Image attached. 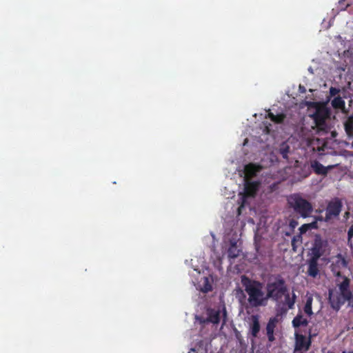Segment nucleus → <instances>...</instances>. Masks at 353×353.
Masks as SVG:
<instances>
[{
    "label": "nucleus",
    "instance_id": "obj_1",
    "mask_svg": "<svg viewBox=\"0 0 353 353\" xmlns=\"http://www.w3.org/2000/svg\"><path fill=\"white\" fill-rule=\"evenodd\" d=\"M242 283L245 291L248 294V302L252 307L265 305L268 300L262 290V283L251 280L245 276L242 278Z\"/></svg>",
    "mask_w": 353,
    "mask_h": 353
},
{
    "label": "nucleus",
    "instance_id": "obj_2",
    "mask_svg": "<svg viewBox=\"0 0 353 353\" xmlns=\"http://www.w3.org/2000/svg\"><path fill=\"white\" fill-rule=\"evenodd\" d=\"M343 281L338 284L340 294L335 298L332 297V292L329 294V303L332 309L338 312L341 307L346 302L353 301V294L350 290V280L347 276H343Z\"/></svg>",
    "mask_w": 353,
    "mask_h": 353
},
{
    "label": "nucleus",
    "instance_id": "obj_3",
    "mask_svg": "<svg viewBox=\"0 0 353 353\" xmlns=\"http://www.w3.org/2000/svg\"><path fill=\"white\" fill-rule=\"evenodd\" d=\"M288 290L285 279L279 274L270 278L266 285V298L274 301L281 299Z\"/></svg>",
    "mask_w": 353,
    "mask_h": 353
},
{
    "label": "nucleus",
    "instance_id": "obj_4",
    "mask_svg": "<svg viewBox=\"0 0 353 353\" xmlns=\"http://www.w3.org/2000/svg\"><path fill=\"white\" fill-rule=\"evenodd\" d=\"M288 203L296 214L304 219L310 216L313 211L312 203L299 194L290 195L288 198Z\"/></svg>",
    "mask_w": 353,
    "mask_h": 353
},
{
    "label": "nucleus",
    "instance_id": "obj_5",
    "mask_svg": "<svg viewBox=\"0 0 353 353\" xmlns=\"http://www.w3.org/2000/svg\"><path fill=\"white\" fill-rule=\"evenodd\" d=\"M259 182L250 181L248 179H245L243 192L240 193V206L238 208L239 214H241V208H244L248 204V199L254 198L259 190Z\"/></svg>",
    "mask_w": 353,
    "mask_h": 353
},
{
    "label": "nucleus",
    "instance_id": "obj_6",
    "mask_svg": "<svg viewBox=\"0 0 353 353\" xmlns=\"http://www.w3.org/2000/svg\"><path fill=\"white\" fill-rule=\"evenodd\" d=\"M343 204L339 198H335L330 201L325 209V221H329L334 218H336L340 214Z\"/></svg>",
    "mask_w": 353,
    "mask_h": 353
},
{
    "label": "nucleus",
    "instance_id": "obj_7",
    "mask_svg": "<svg viewBox=\"0 0 353 353\" xmlns=\"http://www.w3.org/2000/svg\"><path fill=\"white\" fill-rule=\"evenodd\" d=\"M311 335L307 338L304 335L299 333L295 334V349L294 353L307 352L311 346Z\"/></svg>",
    "mask_w": 353,
    "mask_h": 353
},
{
    "label": "nucleus",
    "instance_id": "obj_8",
    "mask_svg": "<svg viewBox=\"0 0 353 353\" xmlns=\"http://www.w3.org/2000/svg\"><path fill=\"white\" fill-rule=\"evenodd\" d=\"M347 266V262L341 254H338L332 261L330 268L336 277H342L341 270Z\"/></svg>",
    "mask_w": 353,
    "mask_h": 353
},
{
    "label": "nucleus",
    "instance_id": "obj_9",
    "mask_svg": "<svg viewBox=\"0 0 353 353\" xmlns=\"http://www.w3.org/2000/svg\"><path fill=\"white\" fill-rule=\"evenodd\" d=\"M329 117L328 112L325 110L318 109L312 114V117L316 126L319 130H325L326 125V120Z\"/></svg>",
    "mask_w": 353,
    "mask_h": 353
},
{
    "label": "nucleus",
    "instance_id": "obj_10",
    "mask_svg": "<svg viewBox=\"0 0 353 353\" xmlns=\"http://www.w3.org/2000/svg\"><path fill=\"white\" fill-rule=\"evenodd\" d=\"M283 296H284L285 301L283 303L281 311L282 312L285 313L288 310H292L294 308L296 299V296L294 292L292 293V296H290L288 290Z\"/></svg>",
    "mask_w": 353,
    "mask_h": 353
},
{
    "label": "nucleus",
    "instance_id": "obj_11",
    "mask_svg": "<svg viewBox=\"0 0 353 353\" xmlns=\"http://www.w3.org/2000/svg\"><path fill=\"white\" fill-rule=\"evenodd\" d=\"M279 323V319L277 317H272L269 319L267 325H266V334L268 339V341L272 342L274 341L275 338L274 336V329L276 327L277 323Z\"/></svg>",
    "mask_w": 353,
    "mask_h": 353
},
{
    "label": "nucleus",
    "instance_id": "obj_12",
    "mask_svg": "<svg viewBox=\"0 0 353 353\" xmlns=\"http://www.w3.org/2000/svg\"><path fill=\"white\" fill-rule=\"evenodd\" d=\"M323 241L320 238H316L311 250L312 259H319L323 254Z\"/></svg>",
    "mask_w": 353,
    "mask_h": 353
},
{
    "label": "nucleus",
    "instance_id": "obj_13",
    "mask_svg": "<svg viewBox=\"0 0 353 353\" xmlns=\"http://www.w3.org/2000/svg\"><path fill=\"white\" fill-rule=\"evenodd\" d=\"M311 168L316 174L325 176L333 166L325 167L319 161L314 160L311 162Z\"/></svg>",
    "mask_w": 353,
    "mask_h": 353
},
{
    "label": "nucleus",
    "instance_id": "obj_14",
    "mask_svg": "<svg viewBox=\"0 0 353 353\" xmlns=\"http://www.w3.org/2000/svg\"><path fill=\"white\" fill-rule=\"evenodd\" d=\"M220 310H215L214 309L208 308L207 310V318L203 319V323H218L220 319L219 316Z\"/></svg>",
    "mask_w": 353,
    "mask_h": 353
},
{
    "label": "nucleus",
    "instance_id": "obj_15",
    "mask_svg": "<svg viewBox=\"0 0 353 353\" xmlns=\"http://www.w3.org/2000/svg\"><path fill=\"white\" fill-rule=\"evenodd\" d=\"M261 167L254 163H249L245 166V179L255 176L260 172Z\"/></svg>",
    "mask_w": 353,
    "mask_h": 353
},
{
    "label": "nucleus",
    "instance_id": "obj_16",
    "mask_svg": "<svg viewBox=\"0 0 353 353\" xmlns=\"http://www.w3.org/2000/svg\"><path fill=\"white\" fill-rule=\"evenodd\" d=\"M318 260L316 259L310 258L308 261V269L307 273L308 275L315 278L319 274V268H318Z\"/></svg>",
    "mask_w": 353,
    "mask_h": 353
},
{
    "label": "nucleus",
    "instance_id": "obj_17",
    "mask_svg": "<svg viewBox=\"0 0 353 353\" xmlns=\"http://www.w3.org/2000/svg\"><path fill=\"white\" fill-rule=\"evenodd\" d=\"M252 325L250 327V332L253 337H256L260 331V323L258 315H252L251 316Z\"/></svg>",
    "mask_w": 353,
    "mask_h": 353
},
{
    "label": "nucleus",
    "instance_id": "obj_18",
    "mask_svg": "<svg viewBox=\"0 0 353 353\" xmlns=\"http://www.w3.org/2000/svg\"><path fill=\"white\" fill-rule=\"evenodd\" d=\"M292 323L294 328H297L301 326H307L309 321L306 318H304L303 314L300 312L294 318Z\"/></svg>",
    "mask_w": 353,
    "mask_h": 353
},
{
    "label": "nucleus",
    "instance_id": "obj_19",
    "mask_svg": "<svg viewBox=\"0 0 353 353\" xmlns=\"http://www.w3.org/2000/svg\"><path fill=\"white\" fill-rule=\"evenodd\" d=\"M241 252V250L237 248L236 243H233L228 248V257L230 259H235L239 256Z\"/></svg>",
    "mask_w": 353,
    "mask_h": 353
},
{
    "label": "nucleus",
    "instance_id": "obj_20",
    "mask_svg": "<svg viewBox=\"0 0 353 353\" xmlns=\"http://www.w3.org/2000/svg\"><path fill=\"white\" fill-rule=\"evenodd\" d=\"M332 105L335 109H344L345 103L341 97H336L331 102Z\"/></svg>",
    "mask_w": 353,
    "mask_h": 353
},
{
    "label": "nucleus",
    "instance_id": "obj_21",
    "mask_svg": "<svg viewBox=\"0 0 353 353\" xmlns=\"http://www.w3.org/2000/svg\"><path fill=\"white\" fill-rule=\"evenodd\" d=\"M312 302H313L312 297V296L307 297V300H306V303L303 307L304 312L309 316H310L313 314V312H312Z\"/></svg>",
    "mask_w": 353,
    "mask_h": 353
},
{
    "label": "nucleus",
    "instance_id": "obj_22",
    "mask_svg": "<svg viewBox=\"0 0 353 353\" xmlns=\"http://www.w3.org/2000/svg\"><path fill=\"white\" fill-rule=\"evenodd\" d=\"M345 130L349 136L353 137V116H350L345 123Z\"/></svg>",
    "mask_w": 353,
    "mask_h": 353
},
{
    "label": "nucleus",
    "instance_id": "obj_23",
    "mask_svg": "<svg viewBox=\"0 0 353 353\" xmlns=\"http://www.w3.org/2000/svg\"><path fill=\"white\" fill-rule=\"evenodd\" d=\"M290 152V147L288 144L285 143H283L280 145L279 148V153L282 156V157L285 159H288V153Z\"/></svg>",
    "mask_w": 353,
    "mask_h": 353
},
{
    "label": "nucleus",
    "instance_id": "obj_24",
    "mask_svg": "<svg viewBox=\"0 0 353 353\" xmlns=\"http://www.w3.org/2000/svg\"><path fill=\"white\" fill-rule=\"evenodd\" d=\"M212 286L211 283H210L208 278L204 277L203 283L202 287L201 288V291L206 293V292L212 291Z\"/></svg>",
    "mask_w": 353,
    "mask_h": 353
},
{
    "label": "nucleus",
    "instance_id": "obj_25",
    "mask_svg": "<svg viewBox=\"0 0 353 353\" xmlns=\"http://www.w3.org/2000/svg\"><path fill=\"white\" fill-rule=\"evenodd\" d=\"M285 118V115L284 114H278L274 115V118L273 119V122L275 123H282Z\"/></svg>",
    "mask_w": 353,
    "mask_h": 353
},
{
    "label": "nucleus",
    "instance_id": "obj_26",
    "mask_svg": "<svg viewBox=\"0 0 353 353\" xmlns=\"http://www.w3.org/2000/svg\"><path fill=\"white\" fill-rule=\"evenodd\" d=\"M349 6L350 4L347 3L345 0H340L339 1L338 9L345 10Z\"/></svg>",
    "mask_w": 353,
    "mask_h": 353
},
{
    "label": "nucleus",
    "instance_id": "obj_27",
    "mask_svg": "<svg viewBox=\"0 0 353 353\" xmlns=\"http://www.w3.org/2000/svg\"><path fill=\"white\" fill-rule=\"evenodd\" d=\"M212 252H214V255L216 256V258L217 259V263H219V264H217L216 266H217V268L219 270H220V264H221V256L219 254V253H216V250H215V248H214V245H212Z\"/></svg>",
    "mask_w": 353,
    "mask_h": 353
},
{
    "label": "nucleus",
    "instance_id": "obj_28",
    "mask_svg": "<svg viewBox=\"0 0 353 353\" xmlns=\"http://www.w3.org/2000/svg\"><path fill=\"white\" fill-rule=\"evenodd\" d=\"M309 229H310V225L308 223H305L300 227L299 230L301 234H303L305 233Z\"/></svg>",
    "mask_w": 353,
    "mask_h": 353
},
{
    "label": "nucleus",
    "instance_id": "obj_29",
    "mask_svg": "<svg viewBox=\"0 0 353 353\" xmlns=\"http://www.w3.org/2000/svg\"><path fill=\"white\" fill-rule=\"evenodd\" d=\"M353 238V224L350 226L347 232V241L348 243L351 242L352 239Z\"/></svg>",
    "mask_w": 353,
    "mask_h": 353
},
{
    "label": "nucleus",
    "instance_id": "obj_30",
    "mask_svg": "<svg viewBox=\"0 0 353 353\" xmlns=\"http://www.w3.org/2000/svg\"><path fill=\"white\" fill-rule=\"evenodd\" d=\"M298 224V221L294 219H290L289 221V226L292 230H294Z\"/></svg>",
    "mask_w": 353,
    "mask_h": 353
},
{
    "label": "nucleus",
    "instance_id": "obj_31",
    "mask_svg": "<svg viewBox=\"0 0 353 353\" xmlns=\"http://www.w3.org/2000/svg\"><path fill=\"white\" fill-rule=\"evenodd\" d=\"M339 92V90L334 87H331L330 88V94L331 96H335Z\"/></svg>",
    "mask_w": 353,
    "mask_h": 353
},
{
    "label": "nucleus",
    "instance_id": "obj_32",
    "mask_svg": "<svg viewBox=\"0 0 353 353\" xmlns=\"http://www.w3.org/2000/svg\"><path fill=\"white\" fill-rule=\"evenodd\" d=\"M225 317H226V310H225V306L223 305L222 307V326L225 323Z\"/></svg>",
    "mask_w": 353,
    "mask_h": 353
},
{
    "label": "nucleus",
    "instance_id": "obj_33",
    "mask_svg": "<svg viewBox=\"0 0 353 353\" xmlns=\"http://www.w3.org/2000/svg\"><path fill=\"white\" fill-rule=\"evenodd\" d=\"M296 236H294L292 239V246L294 251H296Z\"/></svg>",
    "mask_w": 353,
    "mask_h": 353
},
{
    "label": "nucleus",
    "instance_id": "obj_34",
    "mask_svg": "<svg viewBox=\"0 0 353 353\" xmlns=\"http://www.w3.org/2000/svg\"><path fill=\"white\" fill-rule=\"evenodd\" d=\"M274 115L272 112H271L270 111H269V112L268 113V117L272 121L274 118Z\"/></svg>",
    "mask_w": 353,
    "mask_h": 353
},
{
    "label": "nucleus",
    "instance_id": "obj_35",
    "mask_svg": "<svg viewBox=\"0 0 353 353\" xmlns=\"http://www.w3.org/2000/svg\"><path fill=\"white\" fill-rule=\"evenodd\" d=\"M308 224L310 225V228H316V223L312 222V223H308Z\"/></svg>",
    "mask_w": 353,
    "mask_h": 353
},
{
    "label": "nucleus",
    "instance_id": "obj_36",
    "mask_svg": "<svg viewBox=\"0 0 353 353\" xmlns=\"http://www.w3.org/2000/svg\"><path fill=\"white\" fill-rule=\"evenodd\" d=\"M299 89L301 90V91L302 92H305V89L304 86H301V85H300V86H299Z\"/></svg>",
    "mask_w": 353,
    "mask_h": 353
},
{
    "label": "nucleus",
    "instance_id": "obj_37",
    "mask_svg": "<svg viewBox=\"0 0 353 353\" xmlns=\"http://www.w3.org/2000/svg\"><path fill=\"white\" fill-rule=\"evenodd\" d=\"M265 132H266L267 133H270V127L266 125V126H265Z\"/></svg>",
    "mask_w": 353,
    "mask_h": 353
},
{
    "label": "nucleus",
    "instance_id": "obj_38",
    "mask_svg": "<svg viewBox=\"0 0 353 353\" xmlns=\"http://www.w3.org/2000/svg\"><path fill=\"white\" fill-rule=\"evenodd\" d=\"M188 353H197V352H196L195 349L192 348L190 350V351L188 352Z\"/></svg>",
    "mask_w": 353,
    "mask_h": 353
},
{
    "label": "nucleus",
    "instance_id": "obj_39",
    "mask_svg": "<svg viewBox=\"0 0 353 353\" xmlns=\"http://www.w3.org/2000/svg\"><path fill=\"white\" fill-rule=\"evenodd\" d=\"M342 353H353V350L352 351H349V352H345V351H343Z\"/></svg>",
    "mask_w": 353,
    "mask_h": 353
},
{
    "label": "nucleus",
    "instance_id": "obj_40",
    "mask_svg": "<svg viewBox=\"0 0 353 353\" xmlns=\"http://www.w3.org/2000/svg\"><path fill=\"white\" fill-rule=\"evenodd\" d=\"M212 236V239H215V236L214 234H213L212 233L211 234Z\"/></svg>",
    "mask_w": 353,
    "mask_h": 353
},
{
    "label": "nucleus",
    "instance_id": "obj_41",
    "mask_svg": "<svg viewBox=\"0 0 353 353\" xmlns=\"http://www.w3.org/2000/svg\"><path fill=\"white\" fill-rule=\"evenodd\" d=\"M327 353H334L333 351H328Z\"/></svg>",
    "mask_w": 353,
    "mask_h": 353
}]
</instances>
